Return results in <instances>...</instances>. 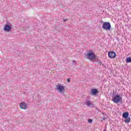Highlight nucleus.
<instances>
[{"label":"nucleus","mask_w":131,"mask_h":131,"mask_svg":"<svg viewBox=\"0 0 131 131\" xmlns=\"http://www.w3.org/2000/svg\"><path fill=\"white\" fill-rule=\"evenodd\" d=\"M67 80L68 82H70V79L68 78V79H67Z\"/></svg>","instance_id":"4468645a"},{"label":"nucleus","mask_w":131,"mask_h":131,"mask_svg":"<svg viewBox=\"0 0 131 131\" xmlns=\"http://www.w3.org/2000/svg\"><path fill=\"white\" fill-rule=\"evenodd\" d=\"M125 123H128L130 122V118H128L127 119L125 120Z\"/></svg>","instance_id":"9b49d317"},{"label":"nucleus","mask_w":131,"mask_h":131,"mask_svg":"<svg viewBox=\"0 0 131 131\" xmlns=\"http://www.w3.org/2000/svg\"><path fill=\"white\" fill-rule=\"evenodd\" d=\"M103 131H106V130H105V129H104Z\"/></svg>","instance_id":"2eb2a0df"},{"label":"nucleus","mask_w":131,"mask_h":131,"mask_svg":"<svg viewBox=\"0 0 131 131\" xmlns=\"http://www.w3.org/2000/svg\"><path fill=\"white\" fill-rule=\"evenodd\" d=\"M86 105L87 106H91V105H92V102H91V101H86Z\"/></svg>","instance_id":"f8f14e48"},{"label":"nucleus","mask_w":131,"mask_h":131,"mask_svg":"<svg viewBox=\"0 0 131 131\" xmlns=\"http://www.w3.org/2000/svg\"><path fill=\"white\" fill-rule=\"evenodd\" d=\"M97 93H98V90L92 89L91 90V95H92L93 96H96Z\"/></svg>","instance_id":"6e6552de"},{"label":"nucleus","mask_w":131,"mask_h":131,"mask_svg":"<svg viewBox=\"0 0 131 131\" xmlns=\"http://www.w3.org/2000/svg\"><path fill=\"white\" fill-rule=\"evenodd\" d=\"M126 63H131V58L128 57L126 59Z\"/></svg>","instance_id":"9d476101"},{"label":"nucleus","mask_w":131,"mask_h":131,"mask_svg":"<svg viewBox=\"0 0 131 131\" xmlns=\"http://www.w3.org/2000/svg\"><path fill=\"white\" fill-rule=\"evenodd\" d=\"M112 101H113L114 103H120V102H122V97H120L119 95L115 96L113 98Z\"/></svg>","instance_id":"20e7f679"},{"label":"nucleus","mask_w":131,"mask_h":131,"mask_svg":"<svg viewBox=\"0 0 131 131\" xmlns=\"http://www.w3.org/2000/svg\"><path fill=\"white\" fill-rule=\"evenodd\" d=\"M108 57L111 59H115L116 58V53L113 51H110L108 53Z\"/></svg>","instance_id":"39448f33"},{"label":"nucleus","mask_w":131,"mask_h":131,"mask_svg":"<svg viewBox=\"0 0 131 131\" xmlns=\"http://www.w3.org/2000/svg\"><path fill=\"white\" fill-rule=\"evenodd\" d=\"M85 57L88 60L94 62H95V61L97 59V56H96V54H95L93 51H89L87 52V54L85 55Z\"/></svg>","instance_id":"f257e3e1"},{"label":"nucleus","mask_w":131,"mask_h":131,"mask_svg":"<svg viewBox=\"0 0 131 131\" xmlns=\"http://www.w3.org/2000/svg\"><path fill=\"white\" fill-rule=\"evenodd\" d=\"M11 28H12L11 26L6 25L4 26V30H5V31H7L8 32H9V31L11 30Z\"/></svg>","instance_id":"0eeeda50"},{"label":"nucleus","mask_w":131,"mask_h":131,"mask_svg":"<svg viewBox=\"0 0 131 131\" xmlns=\"http://www.w3.org/2000/svg\"><path fill=\"white\" fill-rule=\"evenodd\" d=\"M92 122H93V120L92 119L88 120V122H89L90 123H92Z\"/></svg>","instance_id":"ddd939ff"},{"label":"nucleus","mask_w":131,"mask_h":131,"mask_svg":"<svg viewBox=\"0 0 131 131\" xmlns=\"http://www.w3.org/2000/svg\"><path fill=\"white\" fill-rule=\"evenodd\" d=\"M19 107L21 109H24V110H25V109L27 108V105L26 104V103H25V102H22L19 104Z\"/></svg>","instance_id":"423d86ee"},{"label":"nucleus","mask_w":131,"mask_h":131,"mask_svg":"<svg viewBox=\"0 0 131 131\" xmlns=\"http://www.w3.org/2000/svg\"><path fill=\"white\" fill-rule=\"evenodd\" d=\"M128 115H129V114L127 112L124 113H123L122 116L123 117V118H127V117H128Z\"/></svg>","instance_id":"1a4fd4ad"},{"label":"nucleus","mask_w":131,"mask_h":131,"mask_svg":"<svg viewBox=\"0 0 131 131\" xmlns=\"http://www.w3.org/2000/svg\"><path fill=\"white\" fill-rule=\"evenodd\" d=\"M102 28L104 30H111V24L109 22H104L102 25Z\"/></svg>","instance_id":"f03ea898"},{"label":"nucleus","mask_w":131,"mask_h":131,"mask_svg":"<svg viewBox=\"0 0 131 131\" xmlns=\"http://www.w3.org/2000/svg\"><path fill=\"white\" fill-rule=\"evenodd\" d=\"M55 90L60 93H64L65 92V87L62 85L58 84L56 86Z\"/></svg>","instance_id":"7ed1b4c3"}]
</instances>
